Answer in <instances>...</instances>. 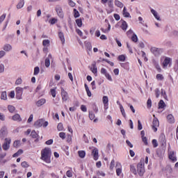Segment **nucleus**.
Listing matches in <instances>:
<instances>
[{"instance_id": "nucleus-42", "label": "nucleus", "mask_w": 178, "mask_h": 178, "mask_svg": "<svg viewBox=\"0 0 178 178\" xmlns=\"http://www.w3.org/2000/svg\"><path fill=\"white\" fill-rule=\"evenodd\" d=\"M121 67L124 68V70H129V65L128 63H120Z\"/></svg>"}, {"instance_id": "nucleus-7", "label": "nucleus", "mask_w": 178, "mask_h": 178, "mask_svg": "<svg viewBox=\"0 0 178 178\" xmlns=\"http://www.w3.org/2000/svg\"><path fill=\"white\" fill-rule=\"evenodd\" d=\"M61 96L63 102L68 101V99H70L69 95L67 92L64 89V88H61Z\"/></svg>"}, {"instance_id": "nucleus-60", "label": "nucleus", "mask_w": 178, "mask_h": 178, "mask_svg": "<svg viewBox=\"0 0 178 178\" xmlns=\"http://www.w3.org/2000/svg\"><path fill=\"white\" fill-rule=\"evenodd\" d=\"M66 175L68 177L71 178L73 176V172L72 170H68L67 172H66Z\"/></svg>"}, {"instance_id": "nucleus-19", "label": "nucleus", "mask_w": 178, "mask_h": 178, "mask_svg": "<svg viewBox=\"0 0 178 178\" xmlns=\"http://www.w3.org/2000/svg\"><path fill=\"white\" fill-rule=\"evenodd\" d=\"M45 103H46V99L44 98H42V99H39L38 101H37L36 105L38 107H40L42 105H44Z\"/></svg>"}, {"instance_id": "nucleus-44", "label": "nucleus", "mask_w": 178, "mask_h": 178, "mask_svg": "<svg viewBox=\"0 0 178 178\" xmlns=\"http://www.w3.org/2000/svg\"><path fill=\"white\" fill-rule=\"evenodd\" d=\"M79 156L80 158L83 159L86 156V152L85 151H79L78 152Z\"/></svg>"}, {"instance_id": "nucleus-1", "label": "nucleus", "mask_w": 178, "mask_h": 178, "mask_svg": "<svg viewBox=\"0 0 178 178\" xmlns=\"http://www.w3.org/2000/svg\"><path fill=\"white\" fill-rule=\"evenodd\" d=\"M51 150L49 147H45L41 151L40 159L47 163H51Z\"/></svg>"}, {"instance_id": "nucleus-34", "label": "nucleus", "mask_w": 178, "mask_h": 178, "mask_svg": "<svg viewBox=\"0 0 178 178\" xmlns=\"http://www.w3.org/2000/svg\"><path fill=\"white\" fill-rule=\"evenodd\" d=\"M76 23L79 27H81L83 25V19L81 18L76 19Z\"/></svg>"}, {"instance_id": "nucleus-47", "label": "nucleus", "mask_w": 178, "mask_h": 178, "mask_svg": "<svg viewBox=\"0 0 178 178\" xmlns=\"http://www.w3.org/2000/svg\"><path fill=\"white\" fill-rule=\"evenodd\" d=\"M89 119H90V120H94L95 119V115L92 111H89Z\"/></svg>"}, {"instance_id": "nucleus-13", "label": "nucleus", "mask_w": 178, "mask_h": 178, "mask_svg": "<svg viewBox=\"0 0 178 178\" xmlns=\"http://www.w3.org/2000/svg\"><path fill=\"white\" fill-rule=\"evenodd\" d=\"M152 65L154 66L155 69L156 70V71L159 73H161L162 72V68L161 67L159 63L156 60H152Z\"/></svg>"}, {"instance_id": "nucleus-27", "label": "nucleus", "mask_w": 178, "mask_h": 178, "mask_svg": "<svg viewBox=\"0 0 178 178\" xmlns=\"http://www.w3.org/2000/svg\"><path fill=\"white\" fill-rule=\"evenodd\" d=\"M122 14H123V16L124 17H131L130 16V13L127 12L126 7H124L123 10H122Z\"/></svg>"}, {"instance_id": "nucleus-11", "label": "nucleus", "mask_w": 178, "mask_h": 178, "mask_svg": "<svg viewBox=\"0 0 178 178\" xmlns=\"http://www.w3.org/2000/svg\"><path fill=\"white\" fill-rule=\"evenodd\" d=\"M58 15L60 17V18H63L64 17V13H63V9H62V7L59 5H57L56 6V8H55Z\"/></svg>"}, {"instance_id": "nucleus-28", "label": "nucleus", "mask_w": 178, "mask_h": 178, "mask_svg": "<svg viewBox=\"0 0 178 178\" xmlns=\"http://www.w3.org/2000/svg\"><path fill=\"white\" fill-rule=\"evenodd\" d=\"M151 13L156 19L160 20V16L158 15V13L156 10H154V9H151Z\"/></svg>"}, {"instance_id": "nucleus-17", "label": "nucleus", "mask_w": 178, "mask_h": 178, "mask_svg": "<svg viewBox=\"0 0 178 178\" xmlns=\"http://www.w3.org/2000/svg\"><path fill=\"white\" fill-rule=\"evenodd\" d=\"M167 120L168 122L170 124H174L175 123V117L172 114H168L167 115Z\"/></svg>"}, {"instance_id": "nucleus-29", "label": "nucleus", "mask_w": 178, "mask_h": 178, "mask_svg": "<svg viewBox=\"0 0 178 178\" xmlns=\"http://www.w3.org/2000/svg\"><path fill=\"white\" fill-rule=\"evenodd\" d=\"M156 79L157 81H163L165 79V77L162 74H157L156 76Z\"/></svg>"}, {"instance_id": "nucleus-46", "label": "nucleus", "mask_w": 178, "mask_h": 178, "mask_svg": "<svg viewBox=\"0 0 178 178\" xmlns=\"http://www.w3.org/2000/svg\"><path fill=\"white\" fill-rule=\"evenodd\" d=\"M57 128H58V130L59 131H63L64 127H63V123H62V122H59L58 124V126H57Z\"/></svg>"}, {"instance_id": "nucleus-15", "label": "nucleus", "mask_w": 178, "mask_h": 178, "mask_svg": "<svg viewBox=\"0 0 178 178\" xmlns=\"http://www.w3.org/2000/svg\"><path fill=\"white\" fill-rule=\"evenodd\" d=\"M43 124H44V120L39 119L34 122V127L35 128H40V127H42Z\"/></svg>"}, {"instance_id": "nucleus-16", "label": "nucleus", "mask_w": 178, "mask_h": 178, "mask_svg": "<svg viewBox=\"0 0 178 178\" xmlns=\"http://www.w3.org/2000/svg\"><path fill=\"white\" fill-rule=\"evenodd\" d=\"M168 157H169V159L173 162L177 161V159L176 158V156L175 155L174 152H170L168 154Z\"/></svg>"}, {"instance_id": "nucleus-64", "label": "nucleus", "mask_w": 178, "mask_h": 178, "mask_svg": "<svg viewBox=\"0 0 178 178\" xmlns=\"http://www.w3.org/2000/svg\"><path fill=\"white\" fill-rule=\"evenodd\" d=\"M44 175H45V171L42 170L40 175V178H44Z\"/></svg>"}, {"instance_id": "nucleus-9", "label": "nucleus", "mask_w": 178, "mask_h": 178, "mask_svg": "<svg viewBox=\"0 0 178 178\" xmlns=\"http://www.w3.org/2000/svg\"><path fill=\"white\" fill-rule=\"evenodd\" d=\"M16 98L17 99H22V96L23 93V88L21 87H17L16 89Z\"/></svg>"}, {"instance_id": "nucleus-18", "label": "nucleus", "mask_w": 178, "mask_h": 178, "mask_svg": "<svg viewBox=\"0 0 178 178\" xmlns=\"http://www.w3.org/2000/svg\"><path fill=\"white\" fill-rule=\"evenodd\" d=\"M90 71H92V73H93V74H97V67L95 62L92 63V67H90Z\"/></svg>"}, {"instance_id": "nucleus-36", "label": "nucleus", "mask_w": 178, "mask_h": 178, "mask_svg": "<svg viewBox=\"0 0 178 178\" xmlns=\"http://www.w3.org/2000/svg\"><path fill=\"white\" fill-rule=\"evenodd\" d=\"M73 15L76 19L80 17V13L76 8L73 10Z\"/></svg>"}, {"instance_id": "nucleus-51", "label": "nucleus", "mask_w": 178, "mask_h": 178, "mask_svg": "<svg viewBox=\"0 0 178 178\" xmlns=\"http://www.w3.org/2000/svg\"><path fill=\"white\" fill-rule=\"evenodd\" d=\"M152 143L153 147H154V148H156V147H157L159 146V143H158L156 139H153V140H152Z\"/></svg>"}, {"instance_id": "nucleus-33", "label": "nucleus", "mask_w": 178, "mask_h": 178, "mask_svg": "<svg viewBox=\"0 0 178 178\" xmlns=\"http://www.w3.org/2000/svg\"><path fill=\"white\" fill-rule=\"evenodd\" d=\"M24 5V0H20L18 4L17 5V8L20 9L22 8Z\"/></svg>"}, {"instance_id": "nucleus-10", "label": "nucleus", "mask_w": 178, "mask_h": 178, "mask_svg": "<svg viewBox=\"0 0 178 178\" xmlns=\"http://www.w3.org/2000/svg\"><path fill=\"white\" fill-rule=\"evenodd\" d=\"M114 0H101V3L102 4H106L108 5V8L113 9L114 4H113Z\"/></svg>"}, {"instance_id": "nucleus-58", "label": "nucleus", "mask_w": 178, "mask_h": 178, "mask_svg": "<svg viewBox=\"0 0 178 178\" xmlns=\"http://www.w3.org/2000/svg\"><path fill=\"white\" fill-rule=\"evenodd\" d=\"M5 156H6V153H0V163H2V161L5 159Z\"/></svg>"}, {"instance_id": "nucleus-35", "label": "nucleus", "mask_w": 178, "mask_h": 178, "mask_svg": "<svg viewBox=\"0 0 178 178\" xmlns=\"http://www.w3.org/2000/svg\"><path fill=\"white\" fill-rule=\"evenodd\" d=\"M56 89L57 88L56 87L55 88H51L50 90L51 95L54 98L56 97Z\"/></svg>"}, {"instance_id": "nucleus-2", "label": "nucleus", "mask_w": 178, "mask_h": 178, "mask_svg": "<svg viewBox=\"0 0 178 178\" xmlns=\"http://www.w3.org/2000/svg\"><path fill=\"white\" fill-rule=\"evenodd\" d=\"M137 173L140 177H143L145 173V160H140L137 164Z\"/></svg>"}, {"instance_id": "nucleus-24", "label": "nucleus", "mask_w": 178, "mask_h": 178, "mask_svg": "<svg viewBox=\"0 0 178 178\" xmlns=\"http://www.w3.org/2000/svg\"><path fill=\"white\" fill-rule=\"evenodd\" d=\"M114 4H115V6H116L117 7L120 8L124 7V4L119 0H115Z\"/></svg>"}, {"instance_id": "nucleus-21", "label": "nucleus", "mask_w": 178, "mask_h": 178, "mask_svg": "<svg viewBox=\"0 0 178 178\" xmlns=\"http://www.w3.org/2000/svg\"><path fill=\"white\" fill-rule=\"evenodd\" d=\"M84 86H85V90H86V95H88V97H91L92 92L90 90L88 86L87 85V83H85Z\"/></svg>"}, {"instance_id": "nucleus-14", "label": "nucleus", "mask_w": 178, "mask_h": 178, "mask_svg": "<svg viewBox=\"0 0 178 178\" xmlns=\"http://www.w3.org/2000/svg\"><path fill=\"white\" fill-rule=\"evenodd\" d=\"M92 156H93V160L97 161L99 159V150L97 148L92 150Z\"/></svg>"}, {"instance_id": "nucleus-30", "label": "nucleus", "mask_w": 178, "mask_h": 178, "mask_svg": "<svg viewBox=\"0 0 178 178\" xmlns=\"http://www.w3.org/2000/svg\"><path fill=\"white\" fill-rule=\"evenodd\" d=\"M120 112H121L122 116H123L124 118H126L127 114H126L125 110H124V107H123V106H122V104H120Z\"/></svg>"}, {"instance_id": "nucleus-22", "label": "nucleus", "mask_w": 178, "mask_h": 178, "mask_svg": "<svg viewBox=\"0 0 178 178\" xmlns=\"http://www.w3.org/2000/svg\"><path fill=\"white\" fill-rule=\"evenodd\" d=\"M12 119L14 121H18V122H21L22 121V118H20V115L18 113L15 114L12 117Z\"/></svg>"}, {"instance_id": "nucleus-4", "label": "nucleus", "mask_w": 178, "mask_h": 178, "mask_svg": "<svg viewBox=\"0 0 178 178\" xmlns=\"http://www.w3.org/2000/svg\"><path fill=\"white\" fill-rule=\"evenodd\" d=\"M11 143V139L10 138H6L4 139V142L2 145V148L4 151H8L10 149Z\"/></svg>"}, {"instance_id": "nucleus-39", "label": "nucleus", "mask_w": 178, "mask_h": 178, "mask_svg": "<svg viewBox=\"0 0 178 178\" xmlns=\"http://www.w3.org/2000/svg\"><path fill=\"white\" fill-rule=\"evenodd\" d=\"M100 30H101V31H102L103 33H105L109 32L110 30H111V24H108V29H104V28H101Z\"/></svg>"}, {"instance_id": "nucleus-53", "label": "nucleus", "mask_w": 178, "mask_h": 178, "mask_svg": "<svg viewBox=\"0 0 178 178\" xmlns=\"http://www.w3.org/2000/svg\"><path fill=\"white\" fill-rule=\"evenodd\" d=\"M115 160H112L111 161V163H110V165H109L110 170H113V168H115Z\"/></svg>"}, {"instance_id": "nucleus-32", "label": "nucleus", "mask_w": 178, "mask_h": 178, "mask_svg": "<svg viewBox=\"0 0 178 178\" xmlns=\"http://www.w3.org/2000/svg\"><path fill=\"white\" fill-rule=\"evenodd\" d=\"M118 60L120 62H124L126 60V56L124 55H120L118 57Z\"/></svg>"}, {"instance_id": "nucleus-43", "label": "nucleus", "mask_w": 178, "mask_h": 178, "mask_svg": "<svg viewBox=\"0 0 178 178\" xmlns=\"http://www.w3.org/2000/svg\"><path fill=\"white\" fill-rule=\"evenodd\" d=\"M152 106V101L150 98H149L147 101V108H151Z\"/></svg>"}, {"instance_id": "nucleus-57", "label": "nucleus", "mask_w": 178, "mask_h": 178, "mask_svg": "<svg viewBox=\"0 0 178 178\" xmlns=\"http://www.w3.org/2000/svg\"><path fill=\"white\" fill-rule=\"evenodd\" d=\"M31 136L32 138H37L38 137V134H36L35 131H33L31 134Z\"/></svg>"}, {"instance_id": "nucleus-56", "label": "nucleus", "mask_w": 178, "mask_h": 178, "mask_svg": "<svg viewBox=\"0 0 178 178\" xmlns=\"http://www.w3.org/2000/svg\"><path fill=\"white\" fill-rule=\"evenodd\" d=\"M154 92H155L156 97L159 98L160 97V93H161L160 90L159 88H156L154 90Z\"/></svg>"}, {"instance_id": "nucleus-62", "label": "nucleus", "mask_w": 178, "mask_h": 178, "mask_svg": "<svg viewBox=\"0 0 178 178\" xmlns=\"http://www.w3.org/2000/svg\"><path fill=\"white\" fill-rule=\"evenodd\" d=\"M3 49L4 51H10V49H12V47L10 45H6L4 46Z\"/></svg>"}, {"instance_id": "nucleus-6", "label": "nucleus", "mask_w": 178, "mask_h": 178, "mask_svg": "<svg viewBox=\"0 0 178 178\" xmlns=\"http://www.w3.org/2000/svg\"><path fill=\"white\" fill-rule=\"evenodd\" d=\"M159 126H160V122L158 118H154L152 122V130L154 132H156L158 131V127H159Z\"/></svg>"}, {"instance_id": "nucleus-61", "label": "nucleus", "mask_w": 178, "mask_h": 178, "mask_svg": "<svg viewBox=\"0 0 178 178\" xmlns=\"http://www.w3.org/2000/svg\"><path fill=\"white\" fill-rule=\"evenodd\" d=\"M45 66L47 68H48L50 66V60L48 58L45 59Z\"/></svg>"}, {"instance_id": "nucleus-26", "label": "nucleus", "mask_w": 178, "mask_h": 178, "mask_svg": "<svg viewBox=\"0 0 178 178\" xmlns=\"http://www.w3.org/2000/svg\"><path fill=\"white\" fill-rule=\"evenodd\" d=\"M166 106L165 102L161 99L159 102V108L163 109Z\"/></svg>"}, {"instance_id": "nucleus-49", "label": "nucleus", "mask_w": 178, "mask_h": 178, "mask_svg": "<svg viewBox=\"0 0 178 178\" xmlns=\"http://www.w3.org/2000/svg\"><path fill=\"white\" fill-rule=\"evenodd\" d=\"M7 98L8 97H7V95H6V91L2 92L1 99L3 100H6Z\"/></svg>"}, {"instance_id": "nucleus-25", "label": "nucleus", "mask_w": 178, "mask_h": 178, "mask_svg": "<svg viewBox=\"0 0 178 178\" xmlns=\"http://www.w3.org/2000/svg\"><path fill=\"white\" fill-rule=\"evenodd\" d=\"M130 172L131 173H133L134 175H138V172H137V170H136V168L134 165H130Z\"/></svg>"}, {"instance_id": "nucleus-23", "label": "nucleus", "mask_w": 178, "mask_h": 178, "mask_svg": "<svg viewBox=\"0 0 178 178\" xmlns=\"http://www.w3.org/2000/svg\"><path fill=\"white\" fill-rule=\"evenodd\" d=\"M58 36H59V38H60V41L62 42V44L63 45L65 42V40L63 33V32H59L58 33Z\"/></svg>"}, {"instance_id": "nucleus-5", "label": "nucleus", "mask_w": 178, "mask_h": 178, "mask_svg": "<svg viewBox=\"0 0 178 178\" xmlns=\"http://www.w3.org/2000/svg\"><path fill=\"white\" fill-rule=\"evenodd\" d=\"M8 136V127L3 126L0 129V138L3 140Z\"/></svg>"}, {"instance_id": "nucleus-54", "label": "nucleus", "mask_w": 178, "mask_h": 178, "mask_svg": "<svg viewBox=\"0 0 178 178\" xmlns=\"http://www.w3.org/2000/svg\"><path fill=\"white\" fill-rule=\"evenodd\" d=\"M115 172L117 176H120L122 172V168H116Z\"/></svg>"}, {"instance_id": "nucleus-3", "label": "nucleus", "mask_w": 178, "mask_h": 178, "mask_svg": "<svg viewBox=\"0 0 178 178\" xmlns=\"http://www.w3.org/2000/svg\"><path fill=\"white\" fill-rule=\"evenodd\" d=\"M161 66L163 69L165 70L168 67H171L172 65V59L170 57H162Z\"/></svg>"}, {"instance_id": "nucleus-12", "label": "nucleus", "mask_w": 178, "mask_h": 178, "mask_svg": "<svg viewBox=\"0 0 178 178\" xmlns=\"http://www.w3.org/2000/svg\"><path fill=\"white\" fill-rule=\"evenodd\" d=\"M102 102L104 110H107L108 108V97L107 96H103Z\"/></svg>"}, {"instance_id": "nucleus-59", "label": "nucleus", "mask_w": 178, "mask_h": 178, "mask_svg": "<svg viewBox=\"0 0 178 178\" xmlns=\"http://www.w3.org/2000/svg\"><path fill=\"white\" fill-rule=\"evenodd\" d=\"M21 165H22V167L24 168H27L29 167V163H28L27 162H26V161L22 162V163H21Z\"/></svg>"}, {"instance_id": "nucleus-20", "label": "nucleus", "mask_w": 178, "mask_h": 178, "mask_svg": "<svg viewBox=\"0 0 178 178\" xmlns=\"http://www.w3.org/2000/svg\"><path fill=\"white\" fill-rule=\"evenodd\" d=\"M120 28L124 31H127V28H128V24L126 21L122 20V24L120 26Z\"/></svg>"}, {"instance_id": "nucleus-41", "label": "nucleus", "mask_w": 178, "mask_h": 178, "mask_svg": "<svg viewBox=\"0 0 178 178\" xmlns=\"http://www.w3.org/2000/svg\"><path fill=\"white\" fill-rule=\"evenodd\" d=\"M20 145H21L20 140H15L13 145V146L15 148H18Z\"/></svg>"}, {"instance_id": "nucleus-8", "label": "nucleus", "mask_w": 178, "mask_h": 178, "mask_svg": "<svg viewBox=\"0 0 178 178\" xmlns=\"http://www.w3.org/2000/svg\"><path fill=\"white\" fill-rule=\"evenodd\" d=\"M151 52H152L156 57H159L163 54V49L156 47H152Z\"/></svg>"}, {"instance_id": "nucleus-45", "label": "nucleus", "mask_w": 178, "mask_h": 178, "mask_svg": "<svg viewBox=\"0 0 178 178\" xmlns=\"http://www.w3.org/2000/svg\"><path fill=\"white\" fill-rule=\"evenodd\" d=\"M8 110L9 111L10 113H13L15 111V108L14 106L9 105L8 106Z\"/></svg>"}, {"instance_id": "nucleus-37", "label": "nucleus", "mask_w": 178, "mask_h": 178, "mask_svg": "<svg viewBox=\"0 0 178 178\" xmlns=\"http://www.w3.org/2000/svg\"><path fill=\"white\" fill-rule=\"evenodd\" d=\"M24 152V151L22 149H19L15 154H13V157L15 158L19 156H20L21 154H22Z\"/></svg>"}, {"instance_id": "nucleus-50", "label": "nucleus", "mask_w": 178, "mask_h": 178, "mask_svg": "<svg viewBox=\"0 0 178 178\" xmlns=\"http://www.w3.org/2000/svg\"><path fill=\"white\" fill-rule=\"evenodd\" d=\"M58 22V19L56 18H51L49 19V22L51 24V25H54L56 23H57Z\"/></svg>"}, {"instance_id": "nucleus-48", "label": "nucleus", "mask_w": 178, "mask_h": 178, "mask_svg": "<svg viewBox=\"0 0 178 178\" xmlns=\"http://www.w3.org/2000/svg\"><path fill=\"white\" fill-rule=\"evenodd\" d=\"M39 73H40V68H39V67H35L33 75L34 76H37V75H38Z\"/></svg>"}, {"instance_id": "nucleus-63", "label": "nucleus", "mask_w": 178, "mask_h": 178, "mask_svg": "<svg viewBox=\"0 0 178 178\" xmlns=\"http://www.w3.org/2000/svg\"><path fill=\"white\" fill-rule=\"evenodd\" d=\"M68 2H69V5L71 7H74L76 6V3L72 0H68Z\"/></svg>"}, {"instance_id": "nucleus-38", "label": "nucleus", "mask_w": 178, "mask_h": 178, "mask_svg": "<svg viewBox=\"0 0 178 178\" xmlns=\"http://www.w3.org/2000/svg\"><path fill=\"white\" fill-rule=\"evenodd\" d=\"M134 34L135 33H134V31L131 29H129L128 31H127V35L129 38H131L134 35Z\"/></svg>"}, {"instance_id": "nucleus-55", "label": "nucleus", "mask_w": 178, "mask_h": 178, "mask_svg": "<svg viewBox=\"0 0 178 178\" xmlns=\"http://www.w3.org/2000/svg\"><path fill=\"white\" fill-rule=\"evenodd\" d=\"M106 79L109 81H113V79L109 73H107L106 74L104 75Z\"/></svg>"}, {"instance_id": "nucleus-52", "label": "nucleus", "mask_w": 178, "mask_h": 178, "mask_svg": "<svg viewBox=\"0 0 178 178\" xmlns=\"http://www.w3.org/2000/svg\"><path fill=\"white\" fill-rule=\"evenodd\" d=\"M59 136L62 140H65L66 138V134L65 132H60Z\"/></svg>"}, {"instance_id": "nucleus-31", "label": "nucleus", "mask_w": 178, "mask_h": 178, "mask_svg": "<svg viewBox=\"0 0 178 178\" xmlns=\"http://www.w3.org/2000/svg\"><path fill=\"white\" fill-rule=\"evenodd\" d=\"M130 38L131 41H133V42H138V38L136 33L133 34V35Z\"/></svg>"}, {"instance_id": "nucleus-40", "label": "nucleus", "mask_w": 178, "mask_h": 178, "mask_svg": "<svg viewBox=\"0 0 178 178\" xmlns=\"http://www.w3.org/2000/svg\"><path fill=\"white\" fill-rule=\"evenodd\" d=\"M140 54H141L142 58L144 59V61L145 62H147L148 61V58L146 56V53L145 51H141Z\"/></svg>"}]
</instances>
